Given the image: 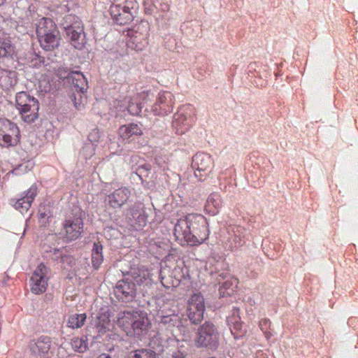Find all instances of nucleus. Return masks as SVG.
<instances>
[{"instance_id": "obj_1", "label": "nucleus", "mask_w": 358, "mask_h": 358, "mask_svg": "<svg viewBox=\"0 0 358 358\" xmlns=\"http://www.w3.org/2000/svg\"><path fill=\"white\" fill-rule=\"evenodd\" d=\"M209 234L206 218L196 213H189L180 218L173 229L175 238L180 245H201L208 238Z\"/></svg>"}, {"instance_id": "obj_2", "label": "nucleus", "mask_w": 358, "mask_h": 358, "mask_svg": "<svg viewBox=\"0 0 358 358\" xmlns=\"http://www.w3.org/2000/svg\"><path fill=\"white\" fill-rule=\"evenodd\" d=\"M36 36L44 50H54L60 45V31L55 22L50 18H41L36 26Z\"/></svg>"}, {"instance_id": "obj_3", "label": "nucleus", "mask_w": 358, "mask_h": 358, "mask_svg": "<svg viewBox=\"0 0 358 358\" xmlns=\"http://www.w3.org/2000/svg\"><path fill=\"white\" fill-rule=\"evenodd\" d=\"M21 142L19 127L8 119H0V146L15 147Z\"/></svg>"}, {"instance_id": "obj_4", "label": "nucleus", "mask_w": 358, "mask_h": 358, "mask_svg": "<svg viewBox=\"0 0 358 358\" xmlns=\"http://www.w3.org/2000/svg\"><path fill=\"white\" fill-rule=\"evenodd\" d=\"M219 336L213 323L204 322L198 330L196 344L197 347L215 348L217 345Z\"/></svg>"}, {"instance_id": "obj_5", "label": "nucleus", "mask_w": 358, "mask_h": 358, "mask_svg": "<svg viewBox=\"0 0 358 358\" xmlns=\"http://www.w3.org/2000/svg\"><path fill=\"white\" fill-rule=\"evenodd\" d=\"M50 268L46 264H38L30 278V287L32 293L41 294L47 289L49 279Z\"/></svg>"}, {"instance_id": "obj_6", "label": "nucleus", "mask_w": 358, "mask_h": 358, "mask_svg": "<svg viewBox=\"0 0 358 358\" xmlns=\"http://www.w3.org/2000/svg\"><path fill=\"white\" fill-rule=\"evenodd\" d=\"M176 103L175 96L170 91H162L157 95L151 111L155 115H167L173 112Z\"/></svg>"}, {"instance_id": "obj_7", "label": "nucleus", "mask_w": 358, "mask_h": 358, "mask_svg": "<svg viewBox=\"0 0 358 358\" xmlns=\"http://www.w3.org/2000/svg\"><path fill=\"white\" fill-rule=\"evenodd\" d=\"M195 122V117L190 106H182L175 113L172 122L176 132L182 135L186 133Z\"/></svg>"}, {"instance_id": "obj_8", "label": "nucleus", "mask_w": 358, "mask_h": 358, "mask_svg": "<svg viewBox=\"0 0 358 358\" xmlns=\"http://www.w3.org/2000/svg\"><path fill=\"white\" fill-rule=\"evenodd\" d=\"M192 166L195 169L196 177L203 180L211 172L214 166V159L210 155L206 154V152H197L193 157Z\"/></svg>"}, {"instance_id": "obj_9", "label": "nucleus", "mask_w": 358, "mask_h": 358, "mask_svg": "<svg viewBox=\"0 0 358 358\" xmlns=\"http://www.w3.org/2000/svg\"><path fill=\"white\" fill-rule=\"evenodd\" d=\"M206 310L205 299L201 294H192L187 302V315L194 324L200 323Z\"/></svg>"}, {"instance_id": "obj_10", "label": "nucleus", "mask_w": 358, "mask_h": 358, "mask_svg": "<svg viewBox=\"0 0 358 358\" xmlns=\"http://www.w3.org/2000/svg\"><path fill=\"white\" fill-rule=\"evenodd\" d=\"M136 293V287L131 277V279L120 280L114 288L115 296L122 301H131L134 299Z\"/></svg>"}, {"instance_id": "obj_11", "label": "nucleus", "mask_w": 358, "mask_h": 358, "mask_svg": "<svg viewBox=\"0 0 358 358\" xmlns=\"http://www.w3.org/2000/svg\"><path fill=\"white\" fill-rule=\"evenodd\" d=\"M51 338L48 336H41L34 338L29 343V351L34 358H47L51 349Z\"/></svg>"}, {"instance_id": "obj_12", "label": "nucleus", "mask_w": 358, "mask_h": 358, "mask_svg": "<svg viewBox=\"0 0 358 358\" xmlns=\"http://www.w3.org/2000/svg\"><path fill=\"white\" fill-rule=\"evenodd\" d=\"M63 229L67 241L76 240L83 232V220L78 216L66 218L63 223Z\"/></svg>"}, {"instance_id": "obj_13", "label": "nucleus", "mask_w": 358, "mask_h": 358, "mask_svg": "<svg viewBox=\"0 0 358 358\" xmlns=\"http://www.w3.org/2000/svg\"><path fill=\"white\" fill-rule=\"evenodd\" d=\"M161 322L166 325L172 331L185 335L187 330V320L181 315L172 313L162 315Z\"/></svg>"}, {"instance_id": "obj_14", "label": "nucleus", "mask_w": 358, "mask_h": 358, "mask_svg": "<svg viewBox=\"0 0 358 358\" xmlns=\"http://www.w3.org/2000/svg\"><path fill=\"white\" fill-rule=\"evenodd\" d=\"M66 33L71 38L72 45L80 50L85 43V33L82 21H76L66 27Z\"/></svg>"}, {"instance_id": "obj_15", "label": "nucleus", "mask_w": 358, "mask_h": 358, "mask_svg": "<svg viewBox=\"0 0 358 358\" xmlns=\"http://www.w3.org/2000/svg\"><path fill=\"white\" fill-rule=\"evenodd\" d=\"M37 185H33L21 198L11 199L10 203L16 210H19L22 213L27 212L37 195Z\"/></svg>"}, {"instance_id": "obj_16", "label": "nucleus", "mask_w": 358, "mask_h": 358, "mask_svg": "<svg viewBox=\"0 0 358 358\" xmlns=\"http://www.w3.org/2000/svg\"><path fill=\"white\" fill-rule=\"evenodd\" d=\"M110 13L117 24H129L134 20V15L129 6H121V4H112L110 7Z\"/></svg>"}, {"instance_id": "obj_17", "label": "nucleus", "mask_w": 358, "mask_h": 358, "mask_svg": "<svg viewBox=\"0 0 358 358\" xmlns=\"http://www.w3.org/2000/svg\"><path fill=\"white\" fill-rule=\"evenodd\" d=\"M130 195L131 191L127 187H120L108 194L106 199L110 207L120 208L127 202Z\"/></svg>"}, {"instance_id": "obj_18", "label": "nucleus", "mask_w": 358, "mask_h": 358, "mask_svg": "<svg viewBox=\"0 0 358 358\" xmlns=\"http://www.w3.org/2000/svg\"><path fill=\"white\" fill-rule=\"evenodd\" d=\"M143 134V129L139 124L136 123H129L122 124L118 129V135L123 140H127L129 142L140 137Z\"/></svg>"}, {"instance_id": "obj_19", "label": "nucleus", "mask_w": 358, "mask_h": 358, "mask_svg": "<svg viewBox=\"0 0 358 358\" xmlns=\"http://www.w3.org/2000/svg\"><path fill=\"white\" fill-rule=\"evenodd\" d=\"M245 243V229L243 227L236 226L233 229V235L229 238L225 248L229 251H234L240 248Z\"/></svg>"}, {"instance_id": "obj_20", "label": "nucleus", "mask_w": 358, "mask_h": 358, "mask_svg": "<svg viewBox=\"0 0 358 358\" xmlns=\"http://www.w3.org/2000/svg\"><path fill=\"white\" fill-rule=\"evenodd\" d=\"M150 321L146 313L143 312H133L132 335H141L148 330Z\"/></svg>"}, {"instance_id": "obj_21", "label": "nucleus", "mask_w": 358, "mask_h": 358, "mask_svg": "<svg viewBox=\"0 0 358 358\" xmlns=\"http://www.w3.org/2000/svg\"><path fill=\"white\" fill-rule=\"evenodd\" d=\"M222 205L223 201L220 194L213 192L208 196L204 204V210L208 214L216 215L219 213Z\"/></svg>"}, {"instance_id": "obj_22", "label": "nucleus", "mask_w": 358, "mask_h": 358, "mask_svg": "<svg viewBox=\"0 0 358 358\" xmlns=\"http://www.w3.org/2000/svg\"><path fill=\"white\" fill-rule=\"evenodd\" d=\"M28 103H29L28 104L29 108L28 110L24 111L22 120L24 122L31 124V122H34L37 120L40 106L38 100L32 97V96H31Z\"/></svg>"}, {"instance_id": "obj_23", "label": "nucleus", "mask_w": 358, "mask_h": 358, "mask_svg": "<svg viewBox=\"0 0 358 358\" xmlns=\"http://www.w3.org/2000/svg\"><path fill=\"white\" fill-rule=\"evenodd\" d=\"M223 278L225 279V280L224 282H221L220 294L221 296L224 297L235 292L238 287V280L231 276V275H225Z\"/></svg>"}, {"instance_id": "obj_24", "label": "nucleus", "mask_w": 358, "mask_h": 358, "mask_svg": "<svg viewBox=\"0 0 358 358\" xmlns=\"http://www.w3.org/2000/svg\"><path fill=\"white\" fill-rule=\"evenodd\" d=\"M17 83L16 73L9 70L0 69V87L4 90H10Z\"/></svg>"}, {"instance_id": "obj_25", "label": "nucleus", "mask_w": 358, "mask_h": 358, "mask_svg": "<svg viewBox=\"0 0 358 358\" xmlns=\"http://www.w3.org/2000/svg\"><path fill=\"white\" fill-rule=\"evenodd\" d=\"M134 312H123L117 320V324L128 335H132Z\"/></svg>"}, {"instance_id": "obj_26", "label": "nucleus", "mask_w": 358, "mask_h": 358, "mask_svg": "<svg viewBox=\"0 0 358 358\" xmlns=\"http://www.w3.org/2000/svg\"><path fill=\"white\" fill-rule=\"evenodd\" d=\"M113 326L111 322L110 313L108 311L99 313L96 320V327L101 334L108 331Z\"/></svg>"}, {"instance_id": "obj_27", "label": "nucleus", "mask_w": 358, "mask_h": 358, "mask_svg": "<svg viewBox=\"0 0 358 358\" xmlns=\"http://www.w3.org/2000/svg\"><path fill=\"white\" fill-rule=\"evenodd\" d=\"M68 78L77 92H85L87 87V80L83 73L74 71L69 74Z\"/></svg>"}, {"instance_id": "obj_28", "label": "nucleus", "mask_w": 358, "mask_h": 358, "mask_svg": "<svg viewBox=\"0 0 358 358\" xmlns=\"http://www.w3.org/2000/svg\"><path fill=\"white\" fill-rule=\"evenodd\" d=\"M130 277L132 278L135 285H148L151 281L150 272L147 268H138L136 270H133Z\"/></svg>"}, {"instance_id": "obj_29", "label": "nucleus", "mask_w": 358, "mask_h": 358, "mask_svg": "<svg viewBox=\"0 0 358 358\" xmlns=\"http://www.w3.org/2000/svg\"><path fill=\"white\" fill-rule=\"evenodd\" d=\"M129 45L136 50H143L148 45L147 34L134 32L129 39Z\"/></svg>"}, {"instance_id": "obj_30", "label": "nucleus", "mask_w": 358, "mask_h": 358, "mask_svg": "<svg viewBox=\"0 0 358 358\" xmlns=\"http://www.w3.org/2000/svg\"><path fill=\"white\" fill-rule=\"evenodd\" d=\"M15 54V47L8 38H0V57H13Z\"/></svg>"}, {"instance_id": "obj_31", "label": "nucleus", "mask_w": 358, "mask_h": 358, "mask_svg": "<svg viewBox=\"0 0 358 358\" xmlns=\"http://www.w3.org/2000/svg\"><path fill=\"white\" fill-rule=\"evenodd\" d=\"M103 262V247L101 244L94 243L92 251V264L94 268L98 269Z\"/></svg>"}, {"instance_id": "obj_32", "label": "nucleus", "mask_w": 358, "mask_h": 358, "mask_svg": "<svg viewBox=\"0 0 358 358\" xmlns=\"http://www.w3.org/2000/svg\"><path fill=\"white\" fill-rule=\"evenodd\" d=\"M87 318V315L85 313L81 314H72L70 315L68 318V327H71L73 329H76V328H80L83 326Z\"/></svg>"}, {"instance_id": "obj_33", "label": "nucleus", "mask_w": 358, "mask_h": 358, "mask_svg": "<svg viewBox=\"0 0 358 358\" xmlns=\"http://www.w3.org/2000/svg\"><path fill=\"white\" fill-rule=\"evenodd\" d=\"M31 96L29 94L26 93V92H19L15 96V102L17 105V108L20 111V114L23 117V113L26 106H27V102H29Z\"/></svg>"}, {"instance_id": "obj_34", "label": "nucleus", "mask_w": 358, "mask_h": 358, "mask_svg": "<svg viewBox=\"0 0 358 358\" xmlns=\"http://www.w3.org/2000/svg\"><path fill=\"white\" fill-rule=\"evenodd\" d=\"M228 322L232 334H238L239 331H241L243 324L238 314L234 313L232 316L228 318Z\"/></svg>"}, {"instance_id": "obj_35", "label": "nucleus", "mask_w": 358, "mask_h": 358, "mask_svg": "<svg viewBox=\"0 0 358 358\" xmlns=\"http://www.w3.org/2000/svg\"><path fill=\"white\" fill-rule=\"evenodd\" d=\"M142 109V106L141 103H138V94L137 95L133 96L131 99L129 101V103L127 106V110L131 115H138L141 113Z\"/></svg>"}, {"instance_id": "obj_36", "label": "nucleus", "mask_w": 358, "mask_h": 358, "mask_svg": "<svg viewBox=\"0 0 358 358\" xmlns=\"http://www.w3.org/2000/svg\"><path fill=\"white\" fill-rule=\"evenodd\" d=\"M71 344L76 352L83 353L88 348L87 340L85 338H73Z\"/></svg>"}, {"instance_id": "obj_37", "label": "nucleus", "mask_w": 358, "mask_h": 358, "mask_svg": "<svg viewBox=\"0 0 358 358\" xmlns=\"http://www.w3.org/2000/svg\"><path fill=\"white\" fill-rule=\"evenodd\" d=\"M271 326V321L268 318H263L259 321V327L267 339H270L273 336Z\"/></svg>"}, {"instance_id": "obj_38", "label": "nucleus", "mask_w": 358, "mask_h": 358, "mask_svg": "<svg viewBox=\"0 0 358 358\" xmlns=\"http://www.w3.org/2000/svg\"><path fill=\"white\" fill-rule=\"evenodd\" d=\"M86 100L87 98L84 93H79V92H77V94H75L73 99L75 108L77 110L84 109L86 104Z\"/></svg>"}, {"instance_id": "obj_39", "label": "nucleus", "mask_w": 358, "mask_h": 358, "mask_svg": "<svg viewBox=\"0 0 358 358\" xmlns=\"http://www.w3.org/2000/svg\"><path fill=\"white\" fill-rule=\"evenodd\" d=\"M132 358H156V353L152 351V350H136L134 352Z\"/></svg>"}, {"instance_id": "obj_40", "label": "nucleus", "mask_w": 358, "mask_h": 358, "mask_svg": "<svg viewBox=\"0 0 358 358\" xmlns=\"http://www.w3.org/2000/svg\"><path fill=\"white\" fill-rule=\"evenodd\" d=\"M165 270H162L160 272V277H161V282L163 284L165 287H170V286H178V285L180 283L179 280H176L175 281H172L171 282H169L168 278L164 275Z\"/></svg>"}, {"instance_id": "obj_41", "label": "nucleus", "mask_w": 358, "mask_h": 358, "mask_svg": "<svg viewBox=\"0 0 358 358\" xmlns=\"http://www.w3.org/2000/svg\"><path fill=\"white\" fill-rule=\"evenodd\" d=\"M38 213L40 219H48L52 216L50 211L46 209L45 205L39 207Z\"/></svg>"}, {"instance_id": "obj_42", "label": "nucleus", "mask_w": 358, "mask_h": 358, "mask_svg": "<svg viewBox=\"0 0 358 358\" xmlns=\"http://www.w3.org/2000/svg\"><path fill=\"white\" fill-rule=\"evenodd\" d=\"M186 357V353L182 352L180 350L173 352L172 355V358H185Z\"/></svg>"}, {"instance_id": "obj_43", "label": "nucleus", "mask_w": 358, "mask_h": 358, "mask_svg": "<svg viewBox=\"0 0 358 358\" xmlns=\"http://www.w3.org/2000/svg\"><path fill=\"white\" fill-rule=\"evenodd\" d=\"M97 358H111L110 355H108V354L103 353L101 354L99 356H98Z\"/></svg>"}, {"instance_id": "obj_44", "label": "nucleus", "mask_w": 358, "mask_h": 358, "mask_svg": "<svg viewBox=\"0 0 358 358\" xmlns=\"http://www.w3.org/2000/svg\"><path fill=\"white\" fill-rule=\"evenodd\" d=\"M6 1V0H0V6H1V5H3V3H5Z\"/></svg>"}, {"instance_id": "obj_45", "label": "nucleus", "mask_w": 358, "mask_h": 358, "mask_svg": "<svg viewBox=\"0 0 358 358\" xmlns=\"http://www.w3.org/2000/svg\"><path fill=\"white\" fill-rule=\"evenodd\" d=\"M29 104V102H27V105ZM29 106H27L24 108V110H29Z\"/></svg>"}, {"instance_id": "obj_46", "label": "nucleus", "mask_w": 358, "mask_h": 358, "mask_svg": "<svg viewBox=\"0 0 358 358\" xmlns=\"http://www.w3.org/2000/svg\"><path fill=\"white\" fill-rule=\"evenodd\" d=\"M1 327H0V334H1Z\"/></svg>"}, {"instance_id": "obj_47", "label": "nucleus", "mask_w": 358, "mask_h": 358, "mask_svg": "<svg viewBox=\"0 0 358 358\" xmlns=\"http://www.w3.org/2000/svg\"><path fill=\"white\" fill-rule=\"evenodd\" d=\"M210 358H215V357H210Z\"/></svg>"}]
</instances>
